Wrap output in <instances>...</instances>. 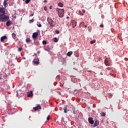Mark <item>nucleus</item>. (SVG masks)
<instances>
[{
  "instance_id": "obj_24",
  "label": "nucleus",
  "mask_w": 128,
  "mask_h": 128,
  "mask_svg": "<svg viewBox=\"0 0 128 128\" xmlns=\"http://www.w3.org/2000/svg\"><path fill=\"white\" fill-rule=\"evenodd\" d=\"M78 14H80V16H84V13H82V11L80 10L78 12Z\"/></svg>"
},
{
  "instance_id": "obj_10",
  "label": "nucleus",
  "mask_w": 128,
  "mask_h": 128,
  "mask_svg": "<svg viewBox=\"0 0 128 128\" xmlns=\"http://www.w3.org/2000/svg\"><path fill=\"white\" fill-rule=\"evenodd\" d=\"M88 120L89 122V124H94V118H88Z\"/></svg>"
},
{
  "instance_id": "obj_36",
  "label": "nucleus",
  "mask_w": 128,
  "mask_h": 128,
  "mask_svg": "<svg viewBox=\"0 0 128 128\" xmlns=\"http://www.w3.org/2000/svg\"><path fill=\"white\" fill-rule=\"evenodd\" d=\"M82 14H85L86 13V10H82Z\"/></svg>"
},
{
  "instance_id": "obj_23",
  "label": "nucleus",
  "mask_w": 128,
  "mask_h": 128,
  "mask_svg": "<svg viewBox=\"0 0 128 128\" xmlns=\"http://www.w3.org/2000/svg\"><path fill=\"white\" fill-rule=\"evenodd\" d=\"M72 110L73 112V114H76V108H72Z\"/></svg>"
},
{
  "instance_id": "obj_38",
  "label": "nucleus",
  "mask_w": 128,
  "mask_h": 128,
  "mask_svg": "<svg viewBox=\"0 0 128 128\" xmlns=\"http://www.w3.org/2000/svg\"><path fill=\"white\" fill-rule=\"evenodd\" d=\"M100 26V28H104V26L103 25V24H101Z\"/></svg>"
},
{
  "instance_id": "obj_29",
  "label": "nucleus",
  "mask_w": 128,
  "mask_h": 128,
  "mask_svg": "<svg viewBox=\"0 0 128 128\" xmlns=\"http://www.w3.org/2000/svg\"><path fill=\"white\" fill-rule=\"evenodd\" d=\"M42 44H44V46H45L46 44V40H43V41H42Z\"/></svg>"
},
{
  "instance_id": "obj_12",
  "label": "nucleus",
  "mask_w": 128,
  "mask_h": 128,
  "mask_svg": "<svg viewBox=\"0 0 128 128\" xmlns=\"http://www.w3.org/2000/svg\"><path fill=\"white\" fill-rule=\"evenodd\" d=\"M72 22V27L76 28V21L74 20Z\"/></svg>"
},
{
  "instance_id": "obj_31",
  "label": "nucleus",
  "mask_w": 128,
  "mask_h": 128,
  "mask_svg": "<svg viewBox=\"0 0 128 128\" xmlns=\"http://www.w3.org/2000/svg\"><path fill=\"white\" fill-rule=\"evenodd\" d=\"M64 114H66V107H64Z\"/></svg>"
},
{
  "instance_id": "obj_16",
  "label": "nucleus",
  "mask_w": 128,
  "mask_h": 128,
  "mask_svg": "<svg viewBox=\"0 0 128 128\" xmlns=\"http://www.w3.org/2000/svg\"><path fill=\"white\" fill-rule=\"evenodd\" d=\"M28 98H30V96H32V91H30V92L28 95Z\"/></svg>"
},
{
  "instance_id": "obj_37",
  "label": "nucleus",
  "mask_w": 128,
  "mask_h": 128,
  "mask_svg": "<svg viewBox=\"0 0 128 128\" xmlns=\"http://www.w3.org/2000/svg\"><path fill=\"white\" fill-rule=\"evenodd\" d=\"M37 26H38V28H40L42 26V24H38Z\"/></svg>"
},
{
  "instance_id": "obj_30",
  "label": "nucleus",
  "mask_w": 128,
  "mask_h": 128,
  "mask_svg": "<svg viewBox=\"0 0 128 128\" xmlns=\"http://www.w3.org/2000/svg\"><path fill=\"white\" fill-rule=\"evenodd\" d=\"M55 32L56 34H60V30H56L55 31Z\"/></svg>"
},
{
  "instance_id": "obj_46",
  "label": "nucleus",
  "mask_w": 128,
  "mask_h": 128,
  "mask_svg": "<svg viewBox=\"0 0 128 128\" xmlns=\"http://www.w3.org/2000/svg\"><path fill=\"white\" fill-rule=\"evenodd\" d=\"M88 72H92V71H90V70H88Z\"/></svg>"
},
{
  "instance_id": "obj_14",
  "label": "nucleus",
  "mask_w": 128,
  "mask_h": 128,
  "mask_svg": "<svg viewBox=\"0 0 128 128\" xmlns=\"http://www.w3.org/2000/svg\"><path fill=\"white\" fill-rule=\"evenodd\" d=\"M3 4L5 8H6V6H8V2L4 0L3 2Z\"/></svg>"
},
{
  "instance_id": "obj_33",
  "label": "nucleus",
  "mask_w": 128,
  "mask_h": 128,
  "mask_svg": "<svg viewBox=\"0 0 128 128\" xmlns=\"http://www.w3.org/2000/svg\"><path fill=\"white\" fill-rule=\"evenodd\" d=\"M29 22H34V19H32V20H29Z\"/></svg>"
},
{
  "instance_id": "obj_19",
  "label": "nucleus",
  "mask_w": 128,
  "mask_h": 128,
  "mask_svg": "<svg viewBox=\"0 0 128 128\" xmlns=\"http://www.w3.org/2000/svg\"><path fill=\"white\" fill-rule=\"evenodd\" d=\"M58 6H60V8H62V6H64V4L62 2H59L58 4Z\"/></svg>"
},
{
  "instance_id": "obj_43",
  "label": "nucleus",
  "mask_w": 128,
  "mask_h": 128,
  "mask_svg": "<svg viewBox=\"0 0 128 128\" xmlns=\"http://www.w3.org/2000/svg\"><path fill=\"white\" fill-rule=\"evenodd\" d=\"M124 60H128V58H125Z\"/></svg>"
},
{
  "instance_id": "obj_22",
  "label": "nucleus",
  "mask_w": 128,
  "mask_h": 128,
  "mask_svg": "<svg viewBox=\"0 0 128 128\" xmlns=\"http://www.w3.org/2000/svg\"><path fill=\"white\" fill-rule=\"evenodd\" d=\"M12 38L16 40V34L14 33L12 34Z\"/></svg>"
},
{
  "instance_id": "obj_45",
  "label": "nucleus",
  "mask_w": 128,
  "mask_h": 128,
  "mask_svg": "<svg viewBox=\"0 0 128 128\" xmlns=\"http://www.w3.org/2000/svg\"><path fill=\"white\" fill-rule=\"evenodd\" d=\"M34 16V14H32V15H30V16Z\"/></svg>"
},
{
  "instance_id": "obj_32",
  "label": "nucleus",
  "mask_w": 128,
  "mask_h": 128,
  "mask_svg": "<svg viewBox=\"0 0 128 128\" xmlns=\"http://www.w3.org/2000/svg\"><path fill=\"white\" fill-rule=\"evenodd\" d=\"M50 116H47L46 120H50Z\"/></svg>"
},
{
  "instance_id": "obj_49",
  "label": "nucleus",
  "mask_w": 128,
  "mask_h": 128,
  "mask_svg": "<svg viewBox=\"0 0 128 128\" xmlns=\"http://www.w3.org/2000/svg\"><path fill=\"white\" fill-rule=\"evenodd\" d=\"M24 2V0H22Z\"/></svg>"
},
{
  "instance_id": "obj_9",
  "label": "nucleus",
  "mask_w": 128,
  "mask_h": 128,
  "mask_svg": "<svg viewBox=\"0 0 128 128\" xmlns=\"http://www.w3.org/2000/svg\"><path fill=\"white\" fill-rule=\"evenodd\" d=\"M33 110L35 112H36V110H42V106H40V105L38 104L36 106L33 108Z\"/></svg>"
},
{
  "instance_id": "obj_18",
  "label": "nucleus",
  "mask_w": 128,
  "mask_h": 128,
  "mask_svg": "<svg viewBox=\"0 0 128 128\" xmlns=\"http://www.w3.org/2000/svg\"><path fill=\"white\" fill-rule=\"evenodd\" d=\"M26 42H27V44H30V38H27Z\"/></svg>"
},
{
  "instance_id": "obj_26",
  "label": "nucleus",
  "mask_w": 128,
  "mask_h": 128,
  "mask_svg": "<svg viewBox=\"0 0 128 128\" xmlns=\"http://www.w3.org/2000/svg\"><path fill=\"white\" fill-rule=\"evenodd\" d=\"M95 42H96V40H92L90 41V44H94Z\"/></svg>"
},
{
  "instance_id": "obj_3",
  "label": "nucleus",
  "mask_w": 128,
  "mask_h": 128,
  "mask_svg": "<svg viewBox=\"0 0 128 128\" xmlns=\"http://www.w3.org/2000/svg\"><path fill=\"white\" fill-rule=\"evenodd\" d=\"M10 20V16L4 15L3 16L0 17V22H8Z\"/></svg>"
},
{
  "instance_id": "obj_5",
  "label": "nucleus",
  "mask_w": 128,
  "mask_h": 128,
  "mask_svg": "<svg viewBox=\"0 0 128 128\" xmlns=\"http://www.w3.org/2000/svg\"><path fill=\"white\" fill-rule=\"evenodd\" d=\"M104 64L106 66H112V63L110 60V58H106L104 60Z\"/></svg>"
},
{
  "instance_id": "obj_48",
  "label": "nucleus",
  "mask_w": 128,
  "mask_h": 128,
  "mask_svg": "<svg viewBox=\"0 0 128 128\" xmlns=\"http://www.w3.org/2000/svg\"><path fill=\"white\" fill-rule=\"evenodd\" d=\"M66 18H68V17L67 16V17H66Z\"/></svg>"
},
{
  "instance_id": "obj_1",
  "label": "nucleus",
  "mask_w": 128,
  "mask_h": 128,
  "mask_svg": "<svg viewBox=\"0 0 128 128\" xmlns=\"http://www.w3.org/2000/svg\"><path fill=\"white\" fill-rule=\"evenodd\" d=\"M56 10L58 12L59 18H62L64 14V9L56 8Z\"/></svg>"
},
{
  "instance_id": "obj_40",
  "label": "nucleus",
  "mask_w": 128,
  "mask_h": 128,
  "mask_svg": "<svg viewBox=\"0 0 128 128\" xmlns=\"http://www.w3.org/2000/svg\"><path fill=\"white\" fill-rule=\"evenodd\" d=\"M50 10H52V6H50Z\"/></svg>"
},
{
  "instance_id": "obj_28",
  "label": "nucleus",
  "mask_w": 128,
  "mask_h": 128,
  "mask_svg": "<svg viewBox=\"0 0 128 128\" xmlns=\"http://www.w3.org/2000/svg\"><path fill=\"white\" fill-rule=\"evenodd\" d=\"M108 96H109V98H112V94H110V93H109L108 94Z\"/></svg>"
},
{
  "instance_id": "obj_41",
  "label": "nucleus",
  "mask_w": 128,
  "mask_h": 128,
  "mask_svg": "<svg viewBox=\"0 0 128 128\" xmlns=\"http://www.w3.org/2000/svg\"><path fill=\"white\" fill-rule=\"evenodd\" d=\"M47 0H44V2L45 4L46 3V2H47Z\"/></svg>"
},
{
  "instance_id": "obj_27",
  "label": "nucleus",
  "mask_w": 128,
  "mask_h": 128,
  "mask_svg": "<svg viewBox=\"0 0 128 128\" xmlns=\"http://www.w3.org/2000/svg\"><path fill=\"white\" fill-rule=\"evenodd\" d=\"M30 0H26V1H25V3L26 4H30Z\"/></svg>"
},
{
  "instance_id": "obj_25",
  "label": "nucleus",
  "mask_w": 128,
  "mask_h": 128,
  "mask_svg": "<svg viewBox=\"0 0 128 128\" xmlns=\"http://www.w3.org/2000/svg\"><path fill=\"white\" fill-rule=\"evenodd\" d=\"M18 52H22V47H20V48H18Z\"/></svg>"
},
{
  "instance_id": "obj_17",
  "label": "nucleus",
  "mask_w": 128,
  "mask_h": 128,
  "mask_svg": "<svg viewBox=\"0 0 128 128\" xmlns=\"http://www.w3.org/2000/svg\"><path fill=\"white\" fill-rule=\"evenodd\" d=\"M53 42H58V40L56 38H53Z\"/></svg>"
},
{
  "instance_id": "obj_13",
  "label": "nucleus",
  "mask_w": 128,
  "mask_h": 128,
  "mask_svg": "<svg viewBox=\"0 0 128 128\" xmlns=\"http://www.w3.org/2000/svg\"><path fill=\"white\" fill-rule=\"evenodd\" d=\"M10 24H12V21H10V20L7 21V22H6V26H10Z\"/></svg>"
},
{
  "instance_id": "obj_21",
  "label": "nucleus",
  "mask_w": 128,
  "mask_h": 128,
  "mask_svg": "<svg viewBox=\"0 0 128 128\" xmlns=\"http://www.w3.org/2000/svg\"><path fill=\"white\" fill-rule=\"evenodd\" d=\"M88 30L89 32H92V26H88Z\"/></svg>"
},
{
  "instance_id": "obj_42",
  "label": "nucleus",
  "mask_w": 128,
  "mask_h": 128,
  "mask_svg": "<svg viewBox=\"0 0 128 128\" xmlns=\"http://www.w3.org/2000/svg\"><path fill=\"white\" fill-rule=\"evenodd\" d=\"M81 24H84V22H81Z\"/></svg>"
},
{
  "instance_id": "obj_47",
  "label": "nucleus",
  "mask_w": 128,
  "mask_h": 128,
  "mask_svg": "<svg viewBox=\"0 0 128 128\" xmlns=\"http://www.w3.org/2000/svg\"><path fill=\"white\" fill-rule=\"evenodd\" d=\"M8 0H5V1H6V2H8Z\"/></svg>"
},
{
  "instance_id": "obj_20",
  "label": "nucleus",
  "mask_w": 128,
  "mask_h": 128,
  "mask_svg": "<svg viewBox=\"0 0 128 128\" xmlns=\"http://www.w3.org/2000/svg\"><path fill=\"white\" fill-rule=\"evenodd\" d=\"M56 80H58V82H59V80H60V76H57L56 78Z\"/></svg>"
},
{
  "instance_id": "obj_15",
  "label": "nucleus",
  "mask_w": 128,
  "mask_h": 128,
  "mask_svg": "<svg viewBox=\"0 0 128 128\" xmlns=\"http://www.w3.org/2000/svg\"><path fill=\"white\" fill-rule=\"evenodd\" d=\"M72 52L70 51V52H68L67 53L66 56H72Z\"/></svg>"
},
{
  "instance_id": "obj_2",
  "label": "nucleus",
  "mask_w": 128,
  "mask_h": 128,
  "mask_svg": "<svg viewBox=\"0 0 128 128\" xmlns=\"http://www.w3.org/2000/svg\"><path fill=\"white\" fill-rule=\"evenodd\" d=\"M48 24H50V26L51 28H52L54 26H56V22L50 18H48Z\"/></svg>"
},
{
  "instance_id": "obj_34",
  "label": "nucleus",
  "mask_w": 128,
  "mask_h": 128,
  "mask_svg": "<svg viewBox=\"0 0 128 128\" xmlns=\"http://www.w3.org/2000/svg\"><path fill=\"white\" fill-rule=\"evenodd\" d=\"M44 10H45L46 12V10H48V8H46V6H45V7L44 8Z\"/></svg>"
},
{
  "instance_id": "obj_44",
  "label": "nucleus",
  "mask_w": 128,
  "mask_h": 128,
  "mask_svg": "<svg viewBox=\"0 0 128 128\" xmlns=\"http://www.w3.org/2000/svg\"><path fill=\"white\" fill-rule=\"evenodd\" d=\"M84 28H88V26L86 25Z\"/></svg>"
},
{
  "instance_id": "obj_6",
  "label": "nucleus",
  "mask_w": 128,
  "mask_h": 128,
  "mask_svg": "<svg viewBox=\"0 0 128 128\" xmlns=\"http://www.w3.org/2000/svg\"><path fill=\"white\" fill-rule=\"evenodd\" d=\"M38 32H35L32 34V38L34 40H36V38H38Z\"/></svg>"
},
{
  "instance_id": "obj_39",
  "label": "nucleus",
  "mask_w": 128,
  "mask_h": 128,
  "mask_svg": "<svg viewBox=\"0 0 128 128\" xmlns=\"http://www.w3.org/2000/svg\"><path fill=\"white\" fill-rule=\"evenodd\" d=\"M107 70H112V68L108 67L107 68Z\"/></svg>"
},
{
  "instance_id": "obj_35",
  "label": "nucleus",
  "mask_w": 128,
  "mask_h": 128,
  "mask_svg": "<svg viewBox=\"0 0 128 128\" xmlns=\"http://www.w3.org/2000/svg\"><path fill=\"white\" fill-rule=\"evenodd\" d=\"M102 116H106V113H104V112H102Z\"/></svg>"
},
{
  "instance_id": "obj_4",
  "label": "nucleus",
  "mask_w": 128,
  "mask_h": 128,
  "mask_svg": "<svg viewBox=\"0 0 128 128\" xmlns=\"http://www.w3.org/2000/svg\"><path fill=\"white\" fill-rule=\"evenodd\" d=\"M6 14V9L4 8H0V18Z\"/></svg>"
},
{
  "instance_id": "obj_11",
  "label": "nucleus",
  "mask_w": 128,
  "mask_h": 128,
  "mask_svg": "<svg viewBox=\"0 0 128 128\" xmlns=\"http://www.w3.org/2000/svg\"><path fill=\"white\" fill-rule=\"evenodd\" d=\"M94 128H96V126H98L100 124V122L97 120H94Z\"/></svg>"
},
{
  "instance_id": "obj_7",
  "label": "nucleus",
  "mask_w": 128,
  "mask_h": 128,
  "mask_svg": "<svg viewBox=\"0 0 128 128\" xmlns=\"http://www.w3.org/2000/svg\"><path fill=\"white\" fill-rule=\"evenodd\" d=\"M0 42H8V37L6 36H2L0 38Z\"/></svg>"
},
{
  "instance_id": "obj_8",
  "label": "nucleus",
  "mask_w": 128,
  "mask_h": 128,
  "mask_svg": "<svg viewBox=\"0 0 128 128\" xmlns=\"http://www.w3.org/2000/svg\"><path fill=\"white\" fill-rule=\"evenodd\" d=\"M40 59L38 58H35L33 60L32 62L36 66L40 64Z\"/></svg>"
},
{
  "instance_id": "obj_50",
  "label": "nucleus",
  "mask_w": 128,
  "mask_h": 128,
  "mask_svg": "<svg viewBox=\"0 0 128 128\" xmlns=\"http://www.w3.org/2000/svg\"><path fill=\"white\" fill-rule=\"evenodd\" d=\"M34 55H36V54H34Z\"/></svg>"
},
{
  "instance_id": "obj_51",
  "label": "nucleus",
  "mask_w": 128,
  "mask_h": 128,
  "mask_svg": "<svg viewBox=\"0 0 128 128\" xmlns=\"http://www.w3.org/2000/svg\"><path fill=\"white\" fill-rule=\"evenodd\" d=\"M71 8V9H72V8Z\"/></svg>"
}]
</instances>
